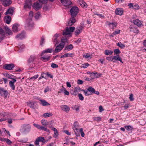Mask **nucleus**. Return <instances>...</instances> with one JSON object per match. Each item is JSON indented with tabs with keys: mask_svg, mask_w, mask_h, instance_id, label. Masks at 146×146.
<instances>
[{
	"mask_svg": "<svg viewBox=\"0 0 146 146\" xmlns=\"http://www.w3.org/2000/svg\"><path fill=\"white\" fill-rule=\"evenodd\" d=\"M33 15V13L32 11L30 12L29 16L31 18L30 19L27 20L26 21V26L29 27V29H31L33 26V23L31 18Z\"/></svg>",
	"mask_w": 146,
	"mask_h": 146,
	"instance_id": "f03ea898",
	"label": "nucleus"
},
{
	"mask_svg": "<svg viewBox=\"0 0 146 146\" xmlns=\"http://www.w3.org/2000/svg\"><path fill=\"white\" fill-rule=\"evenodd\" d=\"M33 2L31 0H27L25 2L24 9L26 10L30 9L31 7Z\"/></svg>",
	"mask_w": 146,
	"mask_h": 146,
	"instance_id": "20e7f679",
	"label": "nucleus"
},
{
	"mask_svg": "<svg viewBox=\"0 0 146 146\" xmlns=\"http://www.w3.org/2000/svg\"><path fill=\"white\" fill-rule=\"evenodd\" d=\"M53 114L51 113L50 112H47L44 113L42 115V116L43 117L46 118L48 117H50Z\"/></svg>",
	"mask_w": 146,
	"mask_h": 146,
	"instance_id": "f704fd0d",
	"label": "nucleus"
},
{
	"mask_svg": "<svg viewBox=\"0 0 146 146\" xmlns=\"http://www.w3.org/2000/svg\"><path fill=\"white\" fill-rule=\"evenodd\" d=\"M79 108L80 106L77 105H75L73 107V109L75 110L76 111H79Z\"/></svg>",
	"mask_w": 146,
	"mask_h": 146,
	"instance_id": "5fc2aeb1",
	"label": "nucleus"
},
{
	"mask_svg": "<svg viewBox=\"0 0 146 146\" xmlns=\"http://www.w3.org/2000/svg\"><path fill=\"white\" fill-rule=\"evenodd\" d=\"M33 125L35 127L37 128V129L41 130H43L44 131H46L48 132L49 131V129H48L46 128L45 127H44L38 124H36V123H33Z\"/></svg>",
	"mask_w": 146,
	"mask_h": 146,
	"instance_id": "1a4fd4ad",
	"label": "nucleus"
},
{
	"mask_svg": "<svg viewBox=\"0 0 146 146\" xmlns=\"http://www.w3.org/2000/svg\"><path fill=\"white\" fill-rule=\"evenodd\" d=\"M123 13V11L122 9L117 8L116 9L115 13L116 14L121 15Z\"/></svg>",
	"mask_w": 146,
	"mask_h": 146,
	"instance_id": "5701e85b",
	"label": "nucleus"
},
{
	"mask_svg": "<svg viewBox=\"0 0 146 146\" xmlns=\"http://www.w3.org/2000/svg\"><path fill=\"white\" fill-rule=\"evenodd\" d=\"M60 35L59 34H56L54 36L53 38V42H54L55 45L59 42L60 37Z\"/></svg>",
	"mask_w": 146,
	"mask_h": 146,
	"instance_id": "0eeeda50",
	"label": "nucleus"
},
{
	"mask_svg": "<svg viewBox=\"0 0 146 146\" xmlns=\"http://www.w3.org/2000/svg\"><path fill=\"white\" fill-rule=\"evenodd\" d=\"M73 45L71 44L67 46L65 48V50H72L73 48Z\"/></svg>",
	"mask_w": 146,
	"mask_h": 146,
	"instance_id": "c03bdc74",
	"label": "nucleus"
},
{
	"mask_svg": "<svg viewBox=\"0 0 146 146\" xmlns=\"http://www.w3.org/2000/svg\"><path fill=\"white\" fill-rule=\"evenodd\" d=\"M34 103L31 101H29L27 103V105L30 107L33 108H34Z\"/></svg>",
	"mask_w": 146,
	"mask_h": 146,
	"instance_id": "e433bc0d",
	"label": "nucleus"
},
{
	"mask_svg": "<svg viewBox=\"0 0 146 146\" xmlns=\"http://www.w3.org/2000/svg\"><path fill=\"white\" fill-rule=\"evenodd\" d=\"M19 25L17 24L13 25L12 27L13 31L14 32H17L20 30L19 28Z\"/></svg>",
	"mask_w": 146,
	"mask_h": 146,
	"instance_id": "4be33fe9",
	"label": "nucleus"
},
{
	"mask_svg": "<svg viewBox=\"0 0 146 146\" xmlns=\"http://www.w3.org/2000/svg\"><path fill=\"white\" fill-rule=\"evenodd\" d=\"M5 141L8 144H10L11 143V141L8 139H5Z\"/></svg>",
	"mask_w": 146,
	"mask_h": 146,
	"instance_id": "bf43d9fd",
	"label": "nucleus"
},
{
	"mask_svg": "<svg viewBox=\"0 0 146 146\" xmlns=\"http://www.w3.org/2000/svg\"><path fill=\"white\" fill-rule=\"evenodd\" d=\"M36 58V57L34 55H31L29 58L28 61L29 63L33 62Z\"/></svg>",
	"mask_w": 146,
	"mask_h": 146,
	"instance_id": "4c0bfd02",
	"label": "nucleus"
},
{
	"mask_svg": "<svg viewBox=\"0 0 146 146\" xmlns=\"http://www.w3.org/2000/svg\"><path fill=\"white\" fill-rule=\"evenodd\" d=\"M78 11V9L77 7L74 6L72 7L70 10L72 17H76Z\"/></svg>",
	"mask_w": 146,
	"mask_h": 146,
	"instance_id": "7ed1b4c3",
	"label": "nucleus"
},
{
	"mask_svg": "<svg viewBox=\"0 0 146 146\" xmlns=\"http://www.w3.org/2000/svg\"><path fill=\"white\" fill-rule=\"evenodd\" d=\"M95 89L92 87H90L87 89V90L91 92L92 94L94 92Z\"/></svg>",
	"mask_w": 146,
	"mask_h": 146,
	"instance_id": "a19ab883",
	"label": "nucleus"
},
{
	"mask_svg": "<svg viewBox=\"0 0 146 146\" xmlns=\"http://www.w3.org/2000/svg\"><path fill=\"white\" fill-rule=\"evenodd\" d=\"M120 32V30L119 29L116 30L113 33V35H115L117 34H119Z\"/></svg>",
	"mask_w": 146,
	"mask_h": 146,
	"instance_id": "8fccbe9b",
	"label": "nucleus"
},
{
	"mask_svg": "<svg viewBox=\"0 0 146 146\" xmlns=\"http://www.w3.org/2000/svg\"><path fill=\"white\" fill-rule=\"evenodd\" d=\"M83 29V27L82 26H80L78 27L76 31L75 32V35H78L79 34L82 32V30Z\"/></svg>",
	"mask_w": 146,
	"mask_h": 146,
	"instance_id": "412c9836",
	"label": "nucleus"
},
{
	"mask_svg": "<svg viewBox=\"0 0 146 146\" xmlns=\"http://www.w3.org/2000/svg\"><path fill=\"white\" fill-rule=\"evenodd\" d=\"M12 80L10 81L9 82V85L13 90H14L15 89V83L16 82V80L13 78L12 79Z\"/></svg>",
	"mask_w": 146,
	"mask_h": 146,
	"instance_id": "9d476101",
	"label": "nucleus"
},
{
	"mask_svg": "<svg viewBox=\"0 0 146 146\" xmlns=\"http://www.w3.org/2000/svg\"><path fill=\"white\" fill-rule=\"evenodd\" d=\"M143 26V21L137 19V27H140Z\"/></svg>",
	"mask_w": 146,
	"mask_h": 146,
	"instance_id": "79ce46f5",
	"label": "nucleus"
},
{
	"mask_svg": "<svg viewBox=\"0 0 146 146\" xmlns=\"http://www.w3.org/2000/svg\"><path fill=\"white\" fill-rule=\"evenodd\" d=\"M61 2L66 8H69L71 6L72 2L70 0H61Z\"/></svg>",
	"mask_w": 146,
	"mask_h": 146,
	"instance_id": "423d86ee",
	"label": "nucleus"
},
{
	"mask_svg": "<svg viewBox=\"0 0 146 146\" xmlns=\"http://www.w3.org/2000/svg\"><path fill=\"white\" fill-rule=\"evenodd\" d=\"M14 67V65L13 64H6L3 66V68L7 70H11Z\"/></svg>",
	"mask_w": 146,
	"mask_h": 146,
	"instance_id": "4468645a",
	"label": "nucleus"
},
{
	"mask_svg": "<svg viewBox=\"0 0 146 146\" xmlns=\"http://www.w3.org/2000/svg\"><path fill=\"white\" fill-rule=\"evenodd\" d=\"M64 46V44H62V43H60L59 45L56 46L54 50V52L55 53H57L60 52L62 50Z\"/></svg>",
	"mask_w": 146,
	"mask_h": 146,
	"instance_id": "9b49d317",
	"label": "nucleus"
},
{
	"mask_svg": "<svg viewBox=\"0 0 146 146\" xmlns=\"http://www.w3.org/2000/svg\"><path fill=\"white\" fill-rule=\"evenodd\" d=\"M106 23L110 28H111L112 29H114L117 25V23L115 22L110 23L108 21H107Z\"/></svg>",
	"mask_w": 146,
	"mask_h": 146,
	"instance_id": "aec40b11",
	"label": "nucleus"
},
{
	"mask_svg": "<svg viewBox=\"0 0 146 146\" xmlns=\"http://www.w3.org/2000/svg\"><path fill=\"white\" fill-rule=\"evenodd\" d=\"M78 96L80 100L81 101H83L84 100V97L81 94H79Z\"/></svg>",
	"mask_w": 146,
	"mask_h": 146,
	"instance_id": "49530a36",
	"label": "nucleus"
},
{
	"mask_svg": "<svg viewBox=\"0 0 146 146\" xmlns=\"http://www.w3.org/2000/svg\"><path fill=\"white\" fill-rule=\"evenodd\" d=\"M62 88L58 92V93H63L65 95H69V92L63 86H62Z\"/></svg>",
	"mask_w": 146,
	"mask_h": 146,
	"instance_id": "ddd939ff",
	"label": "nucleus"
},
{
	"mask_svg": "<svg viewBox=\"0 0 146 146\" xmlns=\"http://www.w3.org/2000/svg\"><path fill=\"white\" fill-rule=\"evenodd\" d=\"M94 120H95L96 121H99L101 120V118L100 117H96L94 118Z\"/></svg>",
	"mask_w": 146,
	"mask_h": 146,
	"instance_id": "680f3d73",
	"label": "nucleus"
},
{
	"mask_svg": "<svg viewBox=\"0 0 146 146\" xmlns=\"http://www.w3.org/2000/svg\"><path fill=\"white\" fill-rule=\"evenodd\" d=\"M61 42L60 43H62V44H64V45L65 43L68 42V39L65 36L62 37L61 38Z\"/></svg>",
	"mask_w": 146,
	"mask_h": 146,
	"instance_id": "2f4dec72",
	"label": "nucleus"
},
{
	"mask_svg": "<svg viewBox=\"0 0 146 146\" xmlns=\"http://www.w3.org/2000/svg\"><path fill=\"white\" fill-rule=\"evenodd\" d=\"M54 134L53 137L55 138H56L58 135V131L57 130L54 131Z\"/></svg>",
	"mask_w": 146,
	"mask_h": 146,
	"instance_id": "4d7b16f0",
	"label": "nucleus"
},
{
	"mask_svg": "<svg viewBox=\"0 0 146 146\" xmlns=\"http://www.w3.org/2000/svg\"><path fill=\"white\" fill-rule=\"evenodd\" d=\"M96 74H97V72L95 71L91 73L90 77L92 80L95 78H97V77L96 76Z\"/></svg>",
	"mask_w": 146,
	"mask_h": 146,
	"instance_id": "72a5a7b5",
	"label": "nucleus"
},
{
	"mask_svg": "<svg viewBox=\"0 0 146 146\" xmlns=\"http://www.w3.org/2000/svg\"><path fill=\"white\" fill-rule=\"evenodd\" d=\"M113 53V52L111 50H105V54L106 55H111Z\"/></svg>",
	"mask_w": 146,
	"mask_h": 146,
	"instance_id": "58836bf2",
	"label": "nucleus"
},
{
	"mask_svg": "<svg viewBox=\"0 0 146 146\" xmlns=\"http://www.w3.org/2000/svg\"><path fill=\"white\" fill-rule=\"evenodd\" d=\"M82 90L84 92L85 95L86 96H88L92 94H89L88 92V90L86 91L84 90Z\"/></svg>",
	"mask_w": 146,
	"mask_h": 146,
	"instance_id": "603ef678",
	"label": "nucleus"
},
{
	"mask_svg": "<svg viewBox=\"0 0 146 146\" xmlns=\"http://www.w3.org/2000/svg\"><path fill=\"white\" fill-rule=\"evenodd\" d=\"M89 65V64L88 63H86L82 64L81 67L83 68H87Z\"/></svg>",
	"mask_w": 146,
	"mask_h": 146,
	"instance_id": "3c124183",
	"label": "nucleus"
},
{
	"mask_svg": "<svg viewBox=\"0 0 146 146\" xmlns=\"http://www.w3.org/2000/svg\"><path fill=\"white\" fill-rule=\"evenodd\" d=\"M74 56V54L73 53H65L61 56V58L66 57H72Z\"/></svg>",
	"mask_w": 146,
	"mask_h": 146,
	"instance_id": "b1692460",
	"label": "nucleus"
},
{
	"mask_svg": "<svg viewBox=\"0 0 146 146\" xmlns=\"http://www.w3.org/2000/svg\"><path fill=\"white\" fill-rule=\"evenodd\" d=\"M51 67L53 68H57L58 67V66L56 64L52 63L51 64Z\"/></svg>",
	"mask_w": 146,
	"mask_h": 146,
	"instance_id": "13d9d810",
	"label": "nucleus"
},
{
	"mask_svg": "<svg viewBox=\"0 0 146 146\" xmlns=\"http://www.w3.org/2000/svg\"><path fill=\"white\" fill-rule=\"evenodd\" d=\"M37 140H38L39 142L42 141L43 142L44 140V137H38L36 139Z\"/></svg>",
	"mask_w": 146,
	"mask_h": 146,
	"instance_id": "de8ad7c7",
	"label": "nucleus"
},
{
	"mask_svg": "<svg viewBox=\"0 0 146 146\" xmlns=\"http://www.w3.org/2000/svg\"><path fill=\"white\" fill-rule=\"evenodd\" d=\"M14 8L13 7L10 8L5 13V14L7 15V14L12 15L13 13Z\"/></svg>",
	"mask_w": 146,
	"mask_h": 146,
	"instance_id": "cd10ccee",
	"label": "nucleus"
},
{
	"mask_svg": "<svg viewBox=\"0 0 146 146\" xmlns=\"http://www.w3.org/2000/svg\"><path fill=\"white\" fill-rule=\"evenodd\" d=\"M41 123L42 125L44 126H47L48 123V121L45 119L42 120L41 121Z\"/></svg>",
	"mask_w": 146,
	"mask_h": 146,
	"instance_id": "c9c22d12",
	"label": "nucleus"
},
{
	"mask_svg": "<svg viewBox=\"0 0 146 146\" xmlns=\"http://www.w3.org/2000/svg\"><path fill=\"white\" fill-rule=\"evenodd\" d=\"M91 55L88 53L84 54L83 57L84 58L86 59L87 60H89L92 58Z\"/></svg>",
	"mask_w": 146,
	"mask_h": 146,
	"instance_id": "7c9ffc66",
	"label": "nucleus"
},
{
	"mask_svg": "<svg viewBox=\"0 0 146 146\" xmlns=\"http://www.w3.org/2000/svg\"><path fill=\"white\" fill-rule=\"evenodd\" d=\"M3 75L8 78L12 79L14 78V76L12 74H9L7 73L4 72L3 73Z\"/></svg>",
	"mask_w": 146,
	"mask_h": 146,
	"instance_id": "393cba45",
	"label": "nucleus"
},
{
	"mask_svg": "<svg viewBox=\"0 0 146 146\" xmlns=\"http://www.w3.org/2000/svg\"><path fill=\"white\" fill-rule=\"evenodd\" d=\"M80 132L81 135L82 137H84L85 135V134L84 132L83 131V129L82 128L80 129Z\"/></svg>",
	"mask_w": 146,
	"mask_h": 146,
	"instance_id": "864d4df0",
	"label": "nucleus"
},
{
	"mask_svg": "<svg viewBox=\"0 0 146 146\" xmlns=\"http://www.w3.org/2000/svg\"><path fill=\"white\" fill-rule=\"evenodd\" d=\"M114 54L117 55H118L121 53L120 51L118 49L115 50L114 51Z\"/></svg>",
	"mask_w": 146,
	"mask_h": 146,
	"instance_id": "09e8293b",
	"label": "nucleus"
},
{
	"mask_svg": "<svg viewBox=\"0 0 146 146\" xmlns=\"http://www.w3.org/2000/svg\"><path fill=\"white\" fill-rule=\"evenodd\" d=\"M5 35V32L0 27V40L3 39Z\"/></svg>",
	"mask_w": 146,
	"mask_h": 146,
	"instance_id": "bb28decb",
	"label": "nucleus"
},
{
	"mask_svg": "<svg viewBox=\"0 0 146 146\" xmlns=\"http://www.w3.org/2000/svg\"><path fill=\"white\" fill-rule=\"evenodd\" d=\"M61 110L66 113H68L69 111L70 108L68 106L66 105H63L60 106Z\"/></svg>",
	"mask_w": 146,
	"mask_h": 146,
	"instance_id": "a211bd4d",
	"label": "nucleus"
},
{
	"mask_svg": "<svg viewBox=\"0 0 146 146\" xmlns=\"http://www.w3.org/2000/svg\"><path fill=\"white\" fill-rule=\"evenodd\" d=\"M40 55L41 57L40 59L42 61L44 62H46L48 61L50 59V56L46 54L42 55V52L41 53Z\"/></svg>",
	"mask_w": 146,
	"mask_h": 146,
	"instance_id": "6e6552de",
	"label": "nucleus"
},
{
	"mask_svg": "<svg viewBox=\"0 0 146 146\" xmlns=\"http://www.w3.org/2000/svg\"><path fill=\"white\" fill-rule=\"evenodd\" d=\"M95 15H98L99 17H100L102 18H104V16L102 14H95Z\"/></svg>",
	"mask_w": 146,
	"mask_h": 146,
	"instance_id": "338daca9",
	"label": "nucleus"
},
{
	"mask_svg": "<svg viewBox=\"0 0 146 146\" xmlns=\"http://www.w3.org/2000/svg\"><path fill=\"white\" fill-rule=\"evenodd\" d=\"M74 17H72V18H70L69 21H68V25L72 26L76 22V20Z\"/></svg>",
	"mask_w": 146,
	"mask_h": 146,
	"instance_id": "6ab92c4d",
	"label": "nucleus"
},
{
	"mask_svg": "<svg viewBox=\"0 0 146 146\" xmlns=\"http://www.w3.org/2000/svg\"><path fill=\"white\" fill-rule=\"evenodd\" d=\"M25 36V35L24 33H22L21 34L17 35L16 36V37L17 38L22 39L24 38Z\"/></svg>",
	"mask_w": 146,
	"mask_h": 146,
	"instance_id": "473e14b6",
	"label": "nucleus"
},
{
	"mask_svg": "<svg viewBox=\"0 0 146 146\" xmlns=\"http://www.w3.org/2000/svg\"><path fill=\"white\" fill-rule=\"evenodd\" d=\"M106 59L109 61L113 62L112 56L107 57L106 58Z\"/></svg>",
	"mask_w": 146,
	"mask_h": 146,
	"instance_id": "6e6d98bb",
	"label": "nucleus"
},
{
	"mask_svg": "<svg viewBox=\"0 0 146 146\" xmlns=\"http://www.w3.org/2000/svg\"><path fill=\"white\" fill-rule=\"evenodd\" d=\"M81 6L84 8H86L87 6V4L85 2H83L82 4V5H81Z\"/></svg>",
	"mask_w": 146,
	"mask_h": 146,
	"instance_id": "052dcab7",
	"label": "nucleus"
},
{
	"mask_svg": "<svg viewBox=\"0 0 146 146\" xmlns=\"http://www.w3.org/2000/svg\"><path fill=\"white\" fill-rule=\"evenodd\" d=\"M38 76L39 75L38 74L35 75L29 78V80H34L37 79L38 77Z\"/></svg>",
	"mask_w": 146,
	"mask_h": 146,
	"instance_id": "a18cd8bd",
	"label": "nucleus"
},
{
	"mask_svg": "<svg viewBox=\"0 0 146 146\" xmlns=\"http://www.w3.org/2000/svg\"><path fill=\"white\" fill-rule=\"evenodd\" d=\"M81 90V89L79 87H76L75 88L73 92L72 93V94L73 95L76 96Z\"/></svg>",
	"mask_w": 146,
	"mask_h": 146,
	"instance_id": "f3484780",
	"label": "nucleus"
},
{
	"mask_svg": "<svg viewBox=\"0 0 146 146\" xmlns=\"http://www.w3.org/2000/svg\"><path fill=\"white\" fill-rule=\"evenodd\" d=\"M72 128L75 134L76 135H77V134L79 133L80 130L79 123L77 122H75L74 123L72 126Z\"/></svg>",
	"mask_w": 146,
	"mask_h": 146,
	"instance_id": "39448f33",
	"label": "nucleus"
},
{
	"mask_svg": "<svg viewBox=\"0 0 146 146\" xmlns=\"http://www.w3.org/2000/svg\"><path fill=\"white\" fill-rule=\"evenodd\" d=\"M74 27H70L69 28H66L63 31V35H68L69 37H71L72 35V32L75 30Z\"/></svg>",
	"mask_w": 146,
	"mask_h": 146,
	"instance_id": "f257e3e1",
	"label": "nucleus"
},
{
	"mask_svg": "<svg viewBox=\"0 0 146 146\" xmlns=\"http://www.w3.org/2000/svg\"><path fill=\"white\" fill-rule=\"evenodd\" d=\"M112 57L113 62H116V61L118 60L123 63V62L122 61L121 58L118 55H117L115 56H112Z\"/></svg>",
	"mask_w": 146,
	"mask_h": 146,
	"instance_id": "2eb2a0df",
	"label": "nucleus"
},
{
	"mask_svg": "<svg viewBox=\"0 0 146 146\" xmlns=\"http://www.w3.org/2000/svg\"><path fill=\"white\" fill-rule=\"evenodd\" d=\"M53 49L52 48H47L43 50L42 52V55H43L44 54H46L47 53H51Z\"/></svg>",
	"mask_w": 146,
	"mask_h": 146,
	"instance_id": "a878e982",
	"label": "nucleus"
},
{
	"mask_svg": "<svg viewBox=\"0 0 146 146\" xmlns=\"http://www.w3.org/2000/svg\"><path fill=\"white\" fill-rule=\"evenodd\" d=\"M117 45L121 48H124L125 47V45L121 42H118L117 44Z\"/></svg>",
	"mask_w": 146,
	"mask_h": 146,
	"instance_id": "37998d69",
	"label": "nucleus"
},
{
	"mask_svg": "<svg viewBox=\"0 0 146 146\" xmlns=\"http://www.w3.org/2000/svg\"><path fill=\"white\" fill-rule=\"evenodd\" d=\"M99 111L100 112H102V111L104 110V109L103 108L102 106H100L99 107Z\"/></svg>",
	"mask_w": 146,
	"mask_h": 146,
	"instance_id": "774afa93",
	"label": "nucleus"
},
{
	"mask_svg": "<svg viewBox=\"0 0 146 146\" xmlns=\"http://www.w3.org/2000/svg\"><path fill=\"white\" fill-rule=\"evenodd\" d=\"M42 6V4H40L38 2L34 3L33 7V8L36 10H38L40 9Z\"/></svg>",
	"mask_w": 146,
	"mask_h": 146,
	"instance_id": "f8f14e48",
	"label": "nucleus"
},
{
	"mask_svg": "<svg viewBox=\"0 0 146 146\" xmlns=\"http://www.w3.org/2000/svg\"><path fill=\"white\" fill-rule=\"evenodd\" d=\"M11 18L9 16H7L4 18L5 22L8 24H9L11 21Z\"/></svg>",
	"mask_w": 146,
	"mask_h": 146,
	"instance_id": "c85d7f7f",
	"label": "nucleus"
},
{
	"mask_svg": "<svg viewBox=\"0 0 146 146\" xmlns=\"http://www.w3.org/2000/svg\"><path fill=\"white\" fill-rule=\"evenodd\" d=\"M2 1L3 5L5 6L9 5L12 3L11 0H0V1Z\"/></svg>",
	"mask_w": 146,
	"mask_h": 146,
	"instance_id": "dca6fc26",
	"label": "nucleus"
},
{
	"mask_svg": "<svg viewBox=\"0 0 146 146\" xmlns=\"http://www.w3.org/2000/svg\"><path fill=\"white\" fill-rule=\"evenodd\" d=\"M5 29L6 33L8 34L9 35H11L12 34V31L8 27H6L5 28Z\"/></svg>",
	"mask_w": 146,
	"mask_h": 146,
	"instance_id": "ea45409f",
	"label": "nucleus"
},
{
	"mask_svg": "<svg viewBox=\"0 0 146 146\" xmlns=\"http://www.w3.org/2000/svg\"><path fill=\"white\" fill-rule=\"evenodd\" d=\"M40 104L43 106H49L50 104L46 102L45 100H40Z\"/></svg>",
	"mask_w": 146,
	"mask_h": 146,
	"instance_id": "c756f323",
	"label": "nucleus"
},
{
	"mask_svg": "<svg viewBox=\"0 0 146 146\" xmlns=\"http://www.w3.org/2000/svg\"><path fill=\"white\" fill-rule=\"evenodd\" d=\"M126 129L127 130H130L131 129V127L130 126H127L125 127Z\"/></svg>",
	"mask_w": 146,
	"mask_h": 146,
	"instance_id": "0e129e2a",
	"label": "nucleus"
},
{
	"mask_svg": "<svg viewBox=\"0 0 146 146\" xmlns=\"http://www.w3.org/2000/svg\"><path fill=\"white\" fill-rule=\"evenodd\" d=\"M77 82L78 84H81L83 83V82L82 80H78Z\"/></svg>",
	"mask_w": 146,
	"mask_h": 146,
	"instance_id": "69168bd1",
	"label": "nucleus"
},
{
	"mask_svg": "<svg viewBox=\"0 0 146 146\" xmlns=\"http://www.w3.org/2000/svg\"><path fill=\"white\" fill-rule=\"evenodd\" d=\"M129 99L131 101H133V100L134 98H133V95L132 94H131L130 95L129 97Z\"/></svg>",
	"mask_w": 146,
	"mask_h": 146,
	"instance_id": "e2e57ef3",
	"label": "nucleus"
}]
</instances>
